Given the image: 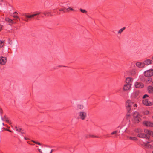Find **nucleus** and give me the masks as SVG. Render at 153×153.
<instances>
[{"label": "nucleus", "instance_id": "nucleus-34", "mask_svg": "<svg viewBox=\"0 0 153 153\" xmlns=\"http://www.w3.org/2000/svg\"><path fill=\"white\" fill-rule=\"evenodd\" d=\"M38 150L40 153H42V150L40 149H38Z\"/></svg>", "mask_w": 153, "mask_h": 153}, {"label": "nucleus", "instance_id": "nucleus-37", "mask_svg": "<svg viewBox=\"0 0 153 153\" xmlns=\"http://www.w3.org/2000/svg\"><path fill=\"white\" fill-rule=\"evenodd\" d=\"M2 26L0 25V31L1 30Z\"/></svg>", "mask_w": 153, "mask_h": 153}, {"label": "nucleus", "instance_id": "nucleus-32", "mask_svg": "<svg viewBox=\"0 0 153 153\" xmlns=\"http://www.w3.org/2000/svg\"><path fill=\"white\" fill-rule=\"evenodd\" d=\"M13 16L14 17V18H18L19 19V20H20V19L19 18V17H18V16Z\"/></svg>", "mask_w": 153, "mask_h": 153}, {"label": "nucleus", "instance_id": "nucleus-10", "mask_svg": "<svg viewBox=\"0 0 153 153\" xmlns=\"http://www.w3.org/2000/svg\"><path fill=\"white\" fill-rule=\"evenodd\" d=\"M79 117L82 120L85 119L86 117V113L84 112H80L79 113Z\"/></svg>", "mask_w": 153, "mask_h": 153}, {"label": "nucleus", "instance_id": "nucleus-22", "mask_svg": "<svg viewBox=\"0 0 153 153\" xmlns=\"http://www.w3.org/2000/svg\"><path fill=\"white\" fill-rule=\"evenodd\" d=\"M15 128L17 131L18 132H21V131L22 130V129L19 127H17V126L15 127Z\"/></svg>", "mask_w": 153, "mask_h": 153}, {"label": "nucleus", "instance_id": "nucleus-11", "mask_svg": "<svg viewBox=\"0 0 153 153\" xmlns=\"http://www.w3.org/2000/svg\"><path fill=\"white\" fill-rule=\"evenodd\" d=\"M1 118L3 121H5L9 124H11L10 121L9 120L8 118L5 115L3 117H1Z\"/></svg>", "mask_w": 153, "mask_h": 153}, {"label": "nucleus", "instance_id": "nucleus-24", "mask_svg": "<svg viewBox=\"0 0 153 153\" xmlns=\"http://www.w3.org/2000/svg\"><path fill=\"white\" fill-rule=\"evenodd\" d=\"M3 45V42L2 41L0 40V47H2Z\"/></svg>", "mask_w": 153, "mask_h": 153}, {"label": "nucleus", "instance_id": "nucleus-47", "mask_svg": "<svg viewBox=\"0 0 153 153\" xmlns=\"http://www.w3.org/2000/svg\"><path fill=\"white\" fill-rule=\"evenodd\" d=\"M6 126H7V127L8 128H10V127H8V126H7L6 125Z\"/></svg>", "mask_w": 153, "mask_h": 153}, {"label": "nucleus", "instance_id": "nucleus-40", "mask_svg": "<svg viewBox=\"0 0 153 153\" xmlns=\"http://www.w3.org/2000/svg\"><path fill=\"white\" fill-rule=\"evenodd\" d=\"M59 11H64V9H60L59 10Z\"/></svg>", "mask_w": 153, "mask_h": 153}, {"label": "nucleus", "instance_id": "nucleus-53", "mask_svg": "<svg viewBox=\"0 0 153 153\" xmlns=\"http://www.w3.org/2000/svg\"><path fill=\"white\" fill-rule=\"evenodd\" d=\"M152 118H153V116H152Z\"/></svg>", "mask_w": 153, "mask_h": 153}, {"label": "nucleus", "instance_id": "nucleus-14", "mask_svg": "<svg viewBox=\"0 0 153 153\" xmlns=\"http://www.w3.org/2000/svg\"><path fill=\"white\" fill-rule=\"evenodd\" d=\"M133 81V79L131 77H128L126 78V84H130V83Z\"/></svg>", "mask_w": 153, "mask_h": 153}, {"label": "nucleus", "instance_id": "nucleus-50", "mask_svg": "<svg viewBox=\"0 0 153 153\" xmlns=\"http://www.w3.org/2000/svg\"><path fill=\"white\" fill-rule=\"evenodd\" d=\"M152 59L153 60V56L152 57Z\"/></svg>", "mask_w": 153, "mask_h": 153}, {"label": "nucleus", "instance_id": "nucleus-43", "mask_svg": "<svg viewBox=\"0 0 153 153\" xmlns=\"http://www.w3.org/2000/svg\"><path fill=\"white\" fill-rule=\"evenodd\" d=\"M80 107H81L80 108H83V106H80Z\"/></svg>", "mask_w": 153, "mask_h": 153}, {"label": "nucleus", "instance_id": "nucleus-1", "mask_svg": "<svg viewBox=\"0 0 153 153\" xmlns=\"http://www.w3.org/2000/svg\"><path fill=\"white\" fill-rule=\"evenodd\" d=\"M143 75L140 77L141 80L147 83H150L152 81V79L150 77L153 76V69H150L145 71Z\"/></svg>", "mask_w": 153, "mask_h": 153}, {"label": "nucleus", "instance_id": "nucleus-3", "mask_svg": "<svg viewBox=\"0 0 153 153\" xmlns=\"http://www.w3.org/2000/svg\"><path fill=\"white\" fill-rule=\"evenodd\" d=\"M142 146L148 149H152L153 148V141L149 140L146 142H144Z\"/></svg>", "mask_w": 153, "mask_h": 153}, {"label": "nucleus", "instance_id": "nucleus-28", "mask_svg": "<svg viewBox=\"0 0 153 153\" xmlns=\"http://www.w3.org/2000/svg\"><path fill=\"white\" fill-rule=\"evenodd\" d=\"M131 116V115H130V111L129 112H128V113L127 114V115H126V116L127 117H130Z\"/></svg>", "mask_w": 153, "mask_h": 153}, {"label": "nucleus", "instance_id": "nucleus-6", "mask_svg": "<svg viewBox=\"0 0 153 153\" xmlns=\"http://www.w3.org/2000/svg\"><path fill=\"white\" fill-rule=\"evenodd\" d=\"M131 84H126L124 85L123 90L124 91H127L130 90L131 87Z\"/></svg>", "mask_w": 153, "mask_h": 153}, {"label": "nucleus", "instance_id": "nucleus-31", "mask_svg": "<svg viewBox=\"0 0 153 153\" xmlns=\"http://www.w3.org/2000/svg\"><path fill=\"white\" fill-rule=\"evenodd\" d=\"M91 137H95V138H98V137L97 136H95L94 135H91Z\"/></svg>", "mask_w": 153, "mask_h": 153}, {"label": "nucleus", "instance_id": "nucleus-51", "mask_svg": "<svg viewBox=\"0 0 153 153\" xmlns=\"http://www.w3.org/2000/svg\"><path fill=\"white\" fill-rule=\"evenodd\" d=\"M25 138V139H26V138Z\"/></svg>", "mask_w": 153, "mask_h": 153}, {"label": "nucleus", "instance_id": "nucleus-27", "mask_svg": "<svg viewBox=\"0 0 153 153\" xmlns=\"http://www.w3.org/2000/svg\"><path fill=\"white\" fill-rule=\"evenodd\" d=\"M36 15H37V14H33V15H29V18L33 17L34 16H36Z\"/></svg>", "mask_w": 153, "mask_h": 153}, {"label": "nucleus", "instance_id": "nucleus-39", "mask_svg": "<svg viewBox=\"0 0 153 153\" xmlns=\"http://www.w3.org/2000/svg\"><path fill=\"white\" fill-rule=\"evenodd\" d=\"M134 107H137V105L136 104H135L134 105Z\"/></svg>", "mask_w": 153, "mask_h": 153}, {"label": "nucleus", "instance_id": "nucleus-44", "mask_svg": "<svg viewBox=\"0 0 153 153\" xmlns=\"http://www.w3.org/2000/svg\"><path fill=\"white\" fill-rule=\"evenodd\" d=\"M32 141V142H34V143H36V142H35V141H33V140H32V141Z\"/></svg>", "mask_w": 153, "mask_h": 153}, {"label": "nucleus", "instance_id": "nucleus-21", "mask_svg": "<svg viewBox=\"0 0 153 153\" xmlns=\"http://www.w3.org/2000/svg\"><path fill=\"white\" fill-rule=\"evenodd\" d=\"M135 131L136 132L139 133H141L142 132V130L140 128L136 129Z\"/></svg>", "mask_w": 153, "mask_h": 153}, {"label": "nucleus", "instance_id": "nucleus-41", "mask_svg": "<svg viewBox=\"0 0 153 153\" xmlns=\"http://www.w3.org/2000/svg\"><path fill=\"white\" fill-rule=\"evenodd\" d=\"M7 131H9L10 132H11L12 131H10V130L8 129H7Z\"/></svg>", "mask_w": 153, "mask_h": 153}, {"label": "nucleus", "instance_id": "nucleus-15", "mask_svg": "<svg viewBox=\"0 0 153 153\" xmlns=\"http://www.w3.org/2000/svg\"><path fill=\"white\" fill-rule=\"evenodd\" d=\"M144 132L146 134H147L149 135H151L153 137V132L148 129H145Z\"/></svg>", "mask_w": 153, "mask_h": 153}, {"label": "nucleus", "instance_id": "nucleus-23", "mask_svg": "<svg viewBox=\"0 0 153 153\" xmlns=\"http://www.w3.org/2000/svg\"><path fill=\"white\" fill-rule=\"evenodd\" d=\"M125 27H123L121 29H120L118 32V33H121L125 29Z\"/></svg>", "mask_w": 153, "mask_h": 153}, {"label": "nucleus", "instance_id": "nucleus-45", "mask_svg": "<svg viewBox=\"0 0 153 153\" xmlns=\"http://www.w3.org/2000/svg\"><path fill=\"white\" fill-rule=\"evenodd\" d=\"M39 14H40V13H36V14H37V15H39Z\"/></svg>", "mask_w": 153, "mask_h": 153}, {"label": "nucleus", "instance_id": "nucleus-9", "mask_svg": "<svg viewBox=\"0 0 153 153\" xmlns=\"http://www.w3.org/2000/svg\"><path fill=\"white\" fill-rule=\"evenodd\" d=\"M143 124L148 127H153V123L149 121H145L143 122Z\"/></svg>", "mask_w": 153, "mask_h": 153}, {"label": "nucleus", "instance_id": "nucleus-52", "mask_svg": "<svg viewBox=\"0 0 153 153\" xmlns=\"http://www.w3.org/2000/svg\"><path fill=\"white\" fill-rule=\"evenodd\" d=\"M152 153H153V151L152 152Z\"/></svg>", "mask_w": 153, "mask_h": 153}, {"label": "nucleus", "instance_id": "nucleus-2", "mask_svg": "<svg viewBox=\"0 0 153 153\" xmlns=\"http://www.w3.org/2000/svg\"><path fill=\"white\" fill-rule=\"evenodd\" d=\"M133 116L134 123H137L141 121V119L140 117V114L137 112H134L133 114Z\"/></svg>", "mask_w": 153, "mask_h": 153}, {"label": "nucleus", "instance_id": "nucleus-38", "mask_svg": "<svg viewBox=\"0 0 153 153\" xmlns=\"http://www.w3.org/2000/svg\"><path fill=\"white\" fill-rule=\"evenodd\" d=\"M24 16H26L27 18L28 17V15H26V14H24Z\"/></svg>", "mask_w": 153, "mask_h": 153}, {"label": "nucleus", "instance_id": "nucleus-18", "mask_svg": "<svg viewBox=\"0 0 153 153\" xmlns=\"http://www.w3.org/2000/svg\"><path fill=\"white\" fill-rule=\"evenodd\" d=\"M5 20L7 22H9V23H11L13 24L14 23L13 22V20L9 18H6L5 19Z\"/></svg>", "mask_w": 153, "mask_h": 153}, {"label": "nucleus", "instance_id": "nucleus-30", "mask_svg": "<svg viewBox=\"0 0 153 153\" xmlns=\"http://www.w3.org/2000/svg\"><path fill=\"white\" fill-rule=\"evenodd\" d=\"M148 96L147 95V94H145V95H144L143 97V99H144L146 98V97H148Z\"/></svg>", "mask_w": 153, "mask_h": 153}, {"label": "nucleus", "instance_id": "nucleus-19", "mask_svg": "<svg viewBox=\"0 0 153 153\" xmlns=\"http://www.w3.org/2000/svg\"><path fill=\"white\" fill-rule=\"evenodd\" d=\"M143 114L145 115H148L150 114V112L148 110H145L143 111Z\"/></svg>", "mask_w": 153, "mask_h": 153}, {"label": "nucleus", "instance_id": "nucleus-25", "mask_svg": "<svg viewBox=\"0 0 153 153\" xmlns=\"http://www.w3.org/2000/svg\"><path fill=\"white\" fill-rule=\"evenodd\" d=\"M80 11L84 13H87V11L85 10H83L82 9H80Z\"/></svg>", "mask_w": 153, "mask_h": 153}, {"label": "nucleus", "instance_id": "nucleus-42", "mask_svg": "<svg viewBox=\"0 0 153 153\" xmlns=\"http://www.w3.org/2000/svg\"><path fill=\"white\" fill-rule=\"evenodd\" d=\"M3 129H4V130H6V131H7V128H3Z\"/></svg>", "mask_w": 153, "mask_h": 153}, {"label": "nucleus", "instance_id": "nucleus-20", "mask_svg": "<svg viewBox=\"0 0 153 153\" xmlns=\"http://www.w3.org/2000/svg\"><path fill=\"white\" fill-rule=\"evenodd\" d=\"M129 138L130 140L134 141H137L138 140L137 138L135 137H130Z\"/></svg>", "mask_w": 153, "mask_h": 153}, {"label": "nucleus", "instance_id": "nucleus-5", "mask_svg": "<svg viewBox=\"0 0 153 153\" xmlns=\"http://www.w3.org/2000/svg\"><path fill=\"white\" fill-rule=\"evenodd\" d=\"M135 87L138 88H142L144 87V84L142 82H137L134 84Z\"/></svg>", "mask_w": 153, "mask_h": 153}, {"label": "nucleus", "instance_id": "nucleus-12", "mask_svg": "<svg viewBox=\"0 0 153 153\" xmlns=\"http://www.w3.org/2000/svg\"><path fill=\"white\" fill-rule=\"evenodd\" d=\"M137 136L140 138H145L147 137V135L146 134L140 133H139L137 135Z\"/></svg>", "mask_w": 153, "mask_h": 153}, {"label": "nucleus", "instance_id": "nucleus-16", "mask_svg": "<svg viewBox=\"0 0 153 153\" xmlns=\"http://www.w3.org/2000/svg\"><path fill=\"white\" fill-rule=\"evenodd\" d=\"M145 65L146 64V65H149L151 64L152 62V61L150 59H146L145 61Z\"/></svg>", "mask_w": 153, "mask_h": 153}, {"label": "nucleus", "instance_id": "nucleus-48", "mask_svg": "<svg viewBox=\"0 0 153 153\" xmlns=\"http://www.w3.org/2000/svg\"><path fill=\"white\" fill-rule=\"evenodd\" d=\"M2 125H3V126H4V123H2Z\"/></svg>", "mask_w": 153, "mask_h": 153}, {"label": "nucleus", "instance_id": "nucleus-33", "mask_svg": "<svg viewBox=\"0 0 153 153\" xmlns=\"http://www.w3.org/2000/svg\"><path fill=\"white\" fill-rule=\"evenodd\" d=\"M133 73H132V74H136V71H133Z\"/></svg>", "mask_w": 153, "mask_h": 153}, {"label": "nucleus", "instance_id": "nucleus-13", "mask_svg": "<svg viewBox=\"0 0 153 153\" xmlns=\"http://www.w3.org/2000/svg\"><path fill=\"white\" fill-rule=\"evenodd\" d=\"M136 66L139 68H143L145 66V63L140 62H137L136 63Z\"/></svg>", "mask_w": 153, "mask_h": 153}, {"label": "nucleus", "instance_id": "nucleus-49", "mask_svg": "<svg viewBox=\"0 0 153 153\" xmlns=\"http://www.w3.org/2000/svg\"><path fill=\"white\" fill-rule=\"evenodd\" d=\"M14 13L15 14V13H17L16 12H15Z\"/></svg>", "mask_w": 153, "mask_h": 153}, {"label": "nucleus", "instance_id": "nucleus-8", "mask_svg": "<svg viewBox=\"0 0 153 153\" xmlns=\"http://www.w3.org/2000/svg\"><path fill=\"white\" fill-rule=\"evenodd\" d=\"M143 103L144 105L147 106H151L152 105V103L149 101L147 99L143 100Z\"/></svg>", "mask_w": 153, "mask_h": 153}, {"label": "nucleus", "instance_id": "nucleus-36", "mask_svg": "<svg viewBox=\"0 0 153 153\" xmlns=\"http://www.w3.org/2000/svg\"><path fill=\"white\" fill-rule=\"evenodd\" d=\"M36 143L39 145H41V144L39 142H36Z\"/></svg>", "mask_w": 153, "mask_h": 153}, {"label": "nucleus", "instance_id": "nucleus-46", "mask_svg": "<svg viewBox=\"0 0 153 153\" xmlns=\"http://www.w3.org/2000/svg\"><path fill=\"white\" fill-rule=\"evenodd\" d=\"M52 150H51L50 152V153H52Z\"/></svg>", "mask_w": 153, "mask_h": 153}, {"label": "nucleus", "instance_id": "nucleus-4", "mask_svg": "<svg viewBox=\"0 0 153 153\" xmlns=\"http://www.w3.org/2000/svg\"><path fill=\"white\" fill-rule=\"evenodd\" d=\"M133 104L134 102L129 100H127L126 101L125 105L127 111L128 112L131 111V106Z\"/></svg>", "mask_w": 153, "mask_h": 153}, {"label": "nucleus", "instance_id": "nucleus-35", "mask_svg": "<svg viewBox=\"0 0 153 153\" xmlns=\"http://www.w3.org/2000/svg\"><path fill=\"white\" fill-rule=\"evenodd\" d=\"M0 113L1 114H2L3 113V111L2 109H1L0 110Z\"/></svg>", "mask_w": 153, "mask_h": 153}, {"label": "nucleus", "instance_id": "nucleus-7", "mask_svg": "<svg viewBox=\"0 0 153 153\" xmlns=\"http://www.w3.org/2000/svg\"><path fill=\"white\" fill-rule=\"evenodd\" d=\"M7 62V58L5 57L1 56L0 57V64L2 65H5Z\"/></svg>", "mask_w": 153, "mask_h": 153}, {"label": "nucleus", "instance_id": "nucleus-17", "mask_svg": "<svg viewBox=\"0 0 153 153\" xmlns=\"http://www.w3.org/2000/svg\"><path fill=\"white\" fill-rule=\"evenodd\" d=\"M148 91L150 93H153V88L152 86H149L148 87Z\"/></svg>", "mask_w": 153, "mask_h": 153}, {"label": "nucleus", "instance_id": "nucleus-29", "mask_svg": "<svg viewBox=\"0 0 153 153\" xmlns=\"http://www.w3.org/2000/svg\"><path fill=\"white\" fill-rule=\"evenodd\" d=\"M117 131H114L113 132H112L111 133V134L113 135V134H116V133H117Z\"/></svg>", "mask_w": 153, "mask_h": 153}, {"label": "nucleus", "instance_id": "nucleus-26", "mask_svg": "<svg viewBox=\"0 0 153 153\" xmlns=\"http://www.w3.org/2000/svg\"><path fill=\"white\" fill-rule=\"evenodd\" d=\"M67 10L68 11L71 10V11H73L74 10L71 7H69L67 9Z\"/></svg>", "mask_w": 153, "mask_h": 153}]
</instances>
